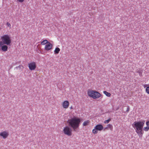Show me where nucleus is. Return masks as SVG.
<instances>
[{"label":"nucleus","instance_id":"obj_11","mask_svg":"<svg viewBox=\"0 0 149 149\" xmlns=\"http://www.w3.org/2000/svg\"><path fill=\"white\" fill-rule=\"evenodd\" d=\"M60 49L58 47H56L55 48L54 51L55 54H57L59 53V52L60 51Z\"/></svg>","mask_w":149,"mask_h":149},{"label":"nucleus","instance_id":"obj_10","mask_svg":"<svg viewBox=\"0 0 149 149\" xmlns=\"http://www.w3.org/2000/svg\"><path fill=\"white\" fill-rule=\"evenodd\" d=\"M69 102L68 101H65L63 102V106L64 108H67L69 106Z\"/></svg>","mask_w":149,"mask_h":149},{"label":"nucleus","instance_id":"obj_4","mask_svg":"<svg viewBox=\"0 0 149 149\" xmlns=\"http://www.w3.org/2000/svg\"><path fill=\"white\" fill-rule=\"evenodd\" d=\"M89 96L92 97L94 99H96L100 97L101 96V95L98 92L91 91L88 92Z\"/></svg>","mask_w":149,"mask_h":149},{"label":"nucleus","instance_id":"obj_18","mask_svg":"<svg viewBox=\"0 0 149 149\" xmlns=\"http://www.w3.org/2000/svg\"><path fill=\"white\" fill-rule=\"evenodd\" d=\"M111 120V119H109L107 120H105L104 121V123L105 124L108 123Z\"/></svg>","mask_w":149,"mask_h":149},{"label":"nucleus","instance_id":"obj_12","mask_svg":"<svg viewBox=\"0 0 149 149\" xmlns=\"http://www.w3.org/2000/svg\"><path fill=\"white\" fill-rule=\"evenodd\" d=\"M89 123V121L88 120L84 121L83 123V126H87L88 125Z\"/></svg>","mask_w":149,"mask_h":149},{"label":"nucleus","instance_id":"obj_21","mask_svg":"<svg viewBox=\"0 0 149 149\" xmlns=\"http://www.w3.org/2000/svg\"><path fill=\"white\" fill-rule=\"evenodd\" d=\"M139 74L140 76H141L142 75V73L141 72H139Z\"/></svg>","mask_w":149,"mask_h":149},{"label":"nucleus","instance_id":"obj_16","mask_svg":"<svg viewBox=\"0 0 149 149\" xmlns=\"http://www.w3.org/2000/svg\"><path fill=\"white\" fill-rule=\"evenodd\" d=\"M22 68H24L23 66L21 65H19L18 66L16 67L15 68L17 69H21Z\"/></svg>","mask_w":149,"mask_h":149},{"label":"nucleus","instance_id":"obj_8","mask_svg":"<svg viewBox=\"0 0 149 149\" xmlns=\"http://www.w3.org/2000/svg\"><path fill=\"white\" fill-rule=\"evenodd\" d=\"M52 44L50 42H48L47 44L45 45V49L46 50H49L52 49Z\"/></svg>","mask_w":149,"mask_h":149},{"label":"nucleus","instance_id":"obj_17","mask_svg":"<svg viewBox=\"0 0 149 149\" xmlns=\"http://www.w3.org/2000/svg\"><path fill=\"white\" fill-rule=\"evenodd\" d=\"M149 130V127L147 126L143 128V130L146 131H148Z\"/></svg>","mask_w":149,"mask_h":149},{"label":"nucleus","instance_id":"obj_15","mask_svg":"<svg viewBox=\"0 0 149 149\" xmlns=\"http://www.w3.org/2000/svg\"><path fill=\"white\" fill-rule=\"evenodd\" d=\"M49 42H48L47 40H43L41 42V44L42 45H44L46 44H47Z\"/></svg>","mask_w":149,"mask_h":149},{"label":"nucleus","instance_id":"obj_23","mask_svg":"<svg viewBox=\"0 0 149 149\" xmlns=\"http://www.w3.org/2000/svg\"><path fill=\"white\" fill-rule=\"evenodd\" d=\"M18 1H19L20 2L22 3V2L24 0H17Z\"/></svg>","mask_w":149,"mask_h":149},{"label":"nucleus","instance_id":"obj_20","mask_svg":"<svg viewBox=\"0 0 149 149\" xmlns=\"http://www.w3.org/2000/svg\"><path fill=\"white\" fill-rule=\"evenodd\" d=\"M146 125L147 126H149V121H148L146 123Z\"/></svg>","mask_w":149,"mask_h":149},{"label":"nucleus","instance_id":"obj_3","mask_svg":"<svg viewBox=\"0 0 149 149\" xmlns=\"http://www.w3.org/2000/svg\"><path fill=\"white\" fill-rule=\"evenodd\" d=\"M1 40L0 41L1 45L6 44V45H9L11 43V41L10 37L8 35H5L1 37Z\"/></svg>","mask_w":149,"mask_h":149},{"label":"nucleus","instance_id":"obj_6","mask_svg":"<svg viewBox=\"0 0 149 149\" xmlns=\"http://www.w3.org/2000/svg\"><path fill=\"white\" fill-rule=\"evenodd\" d=\"M63 131L65 134L68 136H70L72 135V130L71 127L68 126H66L64 128Z\"/></svg>","mask_w":149,"mask_h":149},{"label":"nucleus","instance_id":"obj_24","mask_svg":"<svg viewBox=\"0 0 149 149\" xmlns=\"http://www.w3.org/2000/svg\"><path fill=\"white\" fill-rule=\"evenodd\" d=\"M105 129H108V127H107V126L104 128V130Z\"/></svg>","mask_w":149,"mask_h":149},{"label":"nucleus","instance_id":"obj_19","mask_svg":"<svg viewBox=\"0 0 149 149\" xmlns=\"http://www.w3.org/2000/svg\"><path fill=\"white\" fill-rule=\"evenodd\" d=\"M146 91L148 94H149V86L147 87L146 88Z\"/></svg>","mask_w":149,"mask_h":149},{"label":"nucleus","instance_id":"obj_9","mask_svg":"<svg viewBox=\"0 0 149 149\" xmlns=\"http://www.w3.org/2000/svg\"><path fill=\"white\" fill-rule=\"evenodd\" d=\"M8 134L7 132L6 131H3L1 132L0 133V135L3 137L4 139L6 138L8 136Z\"/></svg>","mask_w":149,"mask_h":149},{"label":"nucleus","instance_id":"obj_2","mask_svg":"<svg viewBox=\"0 0 149 149\" xmlns=\"http://www.w3.org/2000/svg\"><path fill=\"white\" fill-rule=\"evenodd\" d=\"M81 122L80 119L78 118L74 117L69 119L67 121L69 126L72 128L74 131L79 127Z\"/></svg>","mask_w":149,"mask_h":149},{"label":"nucleus","instance_id":"obj_1","mask_svg":"<svg viewBox=\"0 0 149 149\" xmlns=\"http://www.w3.org/2000/svg\"><path fill=\"white\" fill-rule=\"evenodd\" d=\"M145 122V121L143 120L141 121H135L134 123L136 132L139 136H142L143 134V129Z\"/></svg>","mask_w":149,"mask_h":149},{"label":"nucleus","instance_id":"obj_14","mask_svg":"<svg viewBox=\"0 0 149 149\" xmlns=\"http://www.w3.org/2000/svg\"><path fill=\"white\" fill-rule=\"evenodd\" d=\"M103 93L107 97H110L111 95L110 93L106 91H104Z\"/></svg>","mask_w":149,"mask_h":149},{"label":"nucleus","instance_id":"obj_25","mask_svg":"<svg viewBox=\"0 0 149 149\" xmlns=\"http://www.w3.org/2000/svg\"><path fill=\"white\" fill-rule=\"evenodd\" d=\"M7 24L8 25V26H9V25L10 26V24L9 23H8V22L7 23Z\"/></svg>","mask_w":149,"mask_h":149},{"label":"nucleus","instance_id":"obj_22","mask_svg":"<svg viewBox=\"0 0 149 149\" xmlns=\"http://www.w3.org/2000/svg\"><path fill=\"white\" fill-rule=\"evenodd\" d=\"M129 110H130V108H129V107H128L126 111L128 112H129Z\"/></svg>","mask_w":149,"mask_h":149},{"label":"nucleus","instance_id":"obj_13","mask_svg":"<svg viewBox=\"0 0 149 149\" xmlns=\"http://www.w3.org/2000/svg\"><path fill=\"white\" fill-rule=\"evenodd\" d=\"M107 127H108V129H110V130H113V126L111 124H109L107 125Z\"/></svg>","mask_w":149,"mask_h":149},{"label":"nucleus","instance_id":"obj_7","mask_svg":"<svg viewBox=\"0 0 149 149\" xmlns=\"http://www.w3.org/2000/svg\"><path fill=\"white\" fill-rule=\"evenodd\" d=\"M28 67L29 69L31 70H33L35 69L36 66V63L33 62L28 64Z\"/></svg>","mask_w":149,"mask_h":149},{"label":"nucleus","instance_id":"obj_5","mask_svg":"<svg viewBox=\"0 0 149 149\" xmlns=\"http://www.w3.org/2000/svg\"><path fill=\"white\" fill-rule=\"evenodd\" d=\"M103 129V127L101 124H98L96 125L94 128L92 130V132L94 134H96L98 133V131H101Z\"/></svg>","mask_w":149,"mask_h":149}]
</instances>
